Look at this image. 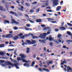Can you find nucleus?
Instances as JSON below:
<instances>
[{
  "mask_svg": "<svg viewBox=\"0 0 72 72\" xmlns=\"http://www.w3.org/2000/svg\"><path fill=\"white\" fill-rule=\"evenodd\" d=\"M50 33V32H47V33H43V35L40 34L39 35V36L40 38H41V39H45V37L46 36V35H49Z\"/></svg>",
  "mask_w": 72,
  "mask_h": 72,
  "instance_id": "1",
  "label": "nucleus"
},
{
  "mask_svg": "<svg viewBox=\"0 0 72 72\" xmlns=\"http://www.w3.org/2000/svg\"><path fill=\"white\" fill-rule=\"evenodd\" d=\"M58 0H54V1L53 2V6H57V5L59 4V3H58Z\"/></svg>",
  "mask_w": 72,
  "mask_h": 72,
  "instance_id": "2",
  "label": "nucleus"
},
{
  "mask_svg": "<svg viewBox=\"0 0 72 72\" xmlns=\"http://www.w3.org/2000/svg\"><path fill=\"white\" fill-rule=\"evenodd\" d=\"M4 63L5 64H7L8 66H9V65H10V66H11L12 67H13V66L14 65L13 64H14L8 61H5Z\"/></svg>",
  "mask_w": 72,
  "mask_h": 72,
  "instance_id": "3",
  "label": "nucleus"
},
{
  "mask_svg": "<svg viewBox=\"0 0 72 72\" xmlns=\"http://www.w3.org/2000/svg\"><path fill=\"white\" fill-rule=\"evenodd\" d=\"M6 38H12L13 37V34H8L6 35L5 36Z\"/></svg>",
  "mask_w": 72,
  "mask_h": 72,
  "instance_id": "4",
  "label": "nucleus"
},
{
  "mask_svg": "<svg viewBox=\"0 0 72 72\" xmlns=\"http://www.w3.org/2000/svg\"><path fill=\"white\" fill-rule=\"evenodd\" d=\"M10 14H13V15H14L16 17H18V15L16 13L14 12L13 11H11L10 12Z\"/></svg>",
  "mask_w": 72,
  "mask_h": 72,
  "instance_id": "5",
  "label": "nucleus"
},
{
  "mask_svg": "<svg viewBox=\"0 0 72 72\" xmlns=\"http://www.w3.org/2000/svg\"><path fill=\"white\" fill-rule=\"evenodd\" d=\"M13 65H14L12 66V67H14V66H15L17 69H19V67L18 66H19V63H17L16 64H14Z\"/></svg>",
  "mask_w": 72,
  "mask_h": 72,
  "instance_id": "6",
  "label": "nucleus"
},
{
  "mask_svg": "<svg viewBox=\"0 0 72 72\" xmlns=\"http://www.w3.org/2000/svg\"><path fill=\"white\" fill-rule=\"evenodd\" d=\"M2 3H5V6H6V8L8 9V6L7 5H8V3H7V2L5 1H4V0H3L2 1Z\"/></svg>",
  "mask_w": 72,
  "mask_h": 72,
  "instance_id": "7",
  "label": "nucleus"
},
{
  "mask_svg": "<svg viewBox=\"0 0 72 72\" xmlns=\"http://www.w3.org/2000/svg\"><path fill=\"white\" fill-rule=\"evenodd\" d=\"M12 23H15V24H19V23L18 22H17V21L15 20L14 19H12Z\"/></svg>",
  "mask_w": 72,
  "mask_h": 72,
  "instance_id": "8",
  "label": "nucleus"
},
{
  "mask_svg": "<svg viewBox=\"0 0 72 72\" xmlns=\"http://www.w3.org/2000/svg\"><path fill=\"white\" fill-rule=\"evenodd\" d=\"M53 62V61H46L47 64V66H49L50 65L49 64H52V63Z\"/></svg>",
  "mask_w": 72,
  "mask_h": 72,
  "instance_id": "9",
  "label": "nucleus"
},
{
  "mask_svg": "<svg viewBox=\"0 0 72 72\" xmlns=\"http://www.w3.org/2000/svg\"><path fill=\"white\" fill-rule=\"evenodd\" d=\"M30 35H32V39H38L39 37H37V36H34L32 34H30Z\"/></svg>",
  "mask_w": 72,
  "mask_h": 72,
  "instance_id": "10",
  "label": "nucleus"
},
{
  "mask_svg": "<svg viewBox=\"0 0 72 72\" xmlns=\"http://www.w3.org/2000/svg\"><path fill=\"white\" fill-rule=\"evenodd\" d=\"M19 39V37L17 36H15L13 37V39L14 40H18Z\"/></svg>",
  "mask_w": 72,
  "mask_h": 72,
  "instance_id": "11",
  "label": "nucleus"
},
{
  "mask_svg": "<svg viewBox=\"0 0 72 72\" xmlns=\"http://www.w3.org/2000/svg\"><path fill=\"white\" fill-rule=\"evenodd\" d=\"M59 29L61 31H64V30H66V29L63 26H61L60 27Z\"/></svg>",
  "mask_w": 72,
  "mask_h": 72,
  "instance_id": "12",
  "label": "nucleus"
},
{
  "mask_svg": "<svg viewBox=\"0 0 72 72\" xmlns=\"http://www.w3.org/2000/svg\"><path fill=\"white\" fill-rule=\"evenodd\" d=\"M61 8H62V7L60 6H57L56 9V10L57 11H59L60 9H61Z\"/></svg>",
  "mask_w": 72,
  "mask_h": 72,
  "instance_id": "13",
  "label": "nucleus"
},
{
  "mask_svg": "<svg viewBox=\"0 0 72 72\" xmlns=\"http://www.w3.org/2000/svg\"><path fill=\"white\" fill-rule=\"evenodd\" d=\"M39 41L40 42H41V43H43L44 44H45L46 43V42H45V40H41V39L39 40Z\"/></svg>",
  "mask_w": 72,
  "mask_h": 72,
  "instance_id": "14",
  "label": "nucleus"
},
{
  "mask_svg": "<svg viewBox=\"0 0 72 72\" xmlns=\"http://www.w3.org/2000/svg\"><path fill=\"white\" fill-rule=\"evenodd\" d=\"M20 56L22 58H26V57L24 55L21 54H20Z\"/></svg>",
  "mask_w": 72,
  "mask_h": 72,
  "instance_id": "15",
  "label": "nucleus"
},
{
  "mask_svg": "<svg viewBox=\"0 0 72 72\" xmlns=\"http://www.w3.org/2000/svg\"><path fill=\"white\" fill-rule=\"evenodd\" d=\"M42 21L40 19H37L36 20V22L38 23H41Z\"/></svg>",
  "mask_w": 72,
  "mask_h": 72,
  "instance_id": "16",
  "label": "nucleus"
},
{
  "mask_svg": "<svg viewBox=\"0 0 72 72\" xmlns=\"http://www.w3.org/2000/svg\"><path fill=\"white\" fill-rule=\"evenodd\" d=\"M23 8H24V7L23 6H21V8H19L18 9L19 10H21V11H23Z\"/></svg>",
  "mask_w": 72,
  "mask_h": 72,
  "instance_id": "17",
  "label": "nucleus"
},
{
  "mask_svg": "<svg viewBox=\"0 0 72 72\" xmlns=\"http://www.w3.org/2000/svg\"><path fill=\"white\" fill-rule=\"evenodd\" d=\"M32 44H36V41L35 40H33L32 39Z\"/></svg>",
  "mask_w": 72,
  "mask_h": 72,
  "instance_id": "18",
  "label": "nucleus"
},
{
  "mask_svg": "<svg viewBox=\"0 0 72 72\" xmlns=\"http://www.w3.org/2000/svg\"><path fill=\"white\" fill-rule=\"evenodd\" d=\"M26 41L28 44H32V42L30 40H27Z\"/></svg>",
  "mask_w": 72,
  "mask_h": 72,
  "instance_id": "19",
  "label": "nucleus"
},
{
  "mask_svg": "<svg viewBox=\"0 0 72 72\" xmlns=\"http://www.w3.org/2000/svg\"><path fill=\"white\" fill-rule=\"evenodd\" d=\"M47 19H48V21L49 22H51L52 21H54V19H51L50 18H48Z\"/></svg>",
  "mask_w": 72,
  "mask_h": 72,
  "instance_id": "20",
  "label": "nucleus"
},
{
  "mask_svg": "<svg viewBox=\"0 0 72 72\" xmlns=\"http://www.w3.org/2000/svg\"><path fill=\"white\" fill-rule=\"evenodd\" d=\"M50 28L49 27H45V28L43 29V30H48L50 29Z\"/></svg>",
  "mask_w": 72,
  "mask_h": 72,
  "instance_id": "21",
  "label": "nucleus"
},
{
  "mask_svg": "<svg viewBox=\"0 0 72 72\" xmlns=\"http://www.w3.org/2000/svg\"><path fill=\"white\" fill-rule=\"evenodd\" d=\"M21 60H22V62L24 63H28V62L24 59L21 58Z\"/></svg>",
  "mask_w": 72,
  "mask_h": 72,
  "instance_id": "22",
  "label": "nucleus"
},
{
  "mask_svg": "<svg viewBox=\"0 0 72 72\" xmlns=\"http://www.w3.org/2000/svg\"><path fill=\"white\" fill-rule=\"evenodd\" d=\"M24 66H26L28 67L30 66V65H29V64L25 63L24 64Z\"/></svg>",
  "mask_w": 72,
  "mask_h": 72,
  "instance_id": "23",
  "label": "nucleus"
},
{
  "mask_svg": "<svg viewBox=\"0 0 72 72\" xmlns=\"http://www.w3.org/2000/svg\"><path fill=\"white\" fill-rule=\"evenodd\" d=\"M27 50H26V53H29L30 51V48H26Z\"/></svg>",
  "mask_w": 72,
  "mask_h": 72,
  "instance_id": "24",
  "label": "nucleus"
},
{
  "mask_svg": "<svg viewBox=\"0 0 72 72\" xmlns=\"http://www.w3.org/2000/svg\"><path fill=\"white\" fill-rule=\"evenodd\" d=\"M67 42H68V44H70V43L69 42H72V40H67Z\"/></svg>",
  "mask_w": 72,
  "mask_h": 72,
  "instance_id": "25",
  "label": "nucleus"
},
{
  "mask_svg": "<svg viewBox=\"0 0 72 72\" xmlns=\"http://www.w3.org/2000/svg\"><path fill=\"white\" fill-rule=\"evenodd\" d=\"M49 44L51 46H53L54 44L53 43V42H50L49 43Z\"/></svg>",
  "mask_w": 72,
  "mask_h": 72,
  "instance_id": "26",
  "label": "nucleus"
},
{
  "mask_svg": "<svg viewBox=\"0 0 72 72\" xmlns=\"http://www.w3.org/2000/svg\"><path fill=\"white\" fill-rule=\"evenodd\" d=\"M43 71H47V72H49V69H46L45 68H44L43 69Z\"/></svg>",
  "mask_w": 72,
  "mask_h": 72,
  "instance_id": "27",
  "label": "nucleus"
},
{
  "mask_svg": "<svg viewBox=\"0 0 72 72\" xmlns=\"http://www.w3.org/2000/svg\"><path fill=\"white\" fill-rule=\"evenodd\" d=\"M4 23L5 24H6V23H9V21L7 20H4Z\"/></svg>",
  "mask_w": 72,
  "mask_h": 72,
  "instance_id": "28",
  "label": "nucleus"
},
{
  "mask_svg": "<svg viewBox=\"0 0 72 72\" xmlns=\"http://www.w3.org/2000/svg\"><path fill=\"white\" fill-rule=\"evenodd\" d=\"M64 63L65 64H66V60H64L62 62H61V65H63L64 64Z\"/></svg>",
  "mask_w": 72,
  "mask_h": 72,
  "instance_id": "29",
  "label": "nucleus"
},
{
  "mask_svg": "<svg viewBox=\"0 0 72 72\" xmlns=\"http://www.w3.org/2000/svg\"><path fill=\"white\" fill-rule=\"evenodd\" d=\"M61 36H62V35H61L60 33H58V35L57 36V37H58V38H59V39H61V38L60 37H61Z\"/></svg>",
  "mask_w": 72,
  "mask_h": 72,
  "instance_id": "30",
  "label": "nucleus"
},
{
  "mask_svg": "<svg viewBox=\"0 0 72 72\" xmlns=\"http://www.w3.org/2000/svg\"><path fill=\"white\" fill-rule=\"evenodd\" d=\"M5 45L4 44H3L0 45V48H3L4 47Z\"/></svg>",
  "mask_w": 72,
  "mask_h": 72,
  "instance_id": "31",
  "label": "nucleus"
},
{
  "mask_svg": "<svg viewBox=\"0 0 72 72\" xmlns=\"http://www.w3.org/2000/svg\"><path fill=\"white\" fill-rule=\"evenodd\" d=\"M67 33L68 35H69L70 36L71 35V34H72V33H71V32H70L69 31H67Z\"/></svg>",
  "mask_w": 72,
  "mask_h": 72,
  "instance_id": "32",
  "label": "nucleus"
},
{
  "mask_svg": "<svg viewBox=\"0 0 72 72\" xmlns=\"http://www.w3.org/2000/svg\"><path fill=\"white\" fill-rule=\"evenodd\" d=\"M54 42H55V43H56L57 44H59V42L57 41L56 40H54Z\"/></svg>",
  "mask_w": 72,
  "mask_h": 72,
  "instance_id": "33",
  "label": "nucleus"
},
{
  "mask_svg": "<svg viewBox=\"0 0 72 72\" xmlns=\"http://www.w3.org/2000/svg\"><path fill=\"white\" fill-rule=\"evenodd\" d=\"M13 28L15 30H18V27H17V26L14 27H13Z\"/></svg>",
  "mask_w": 72,
  "mask_h": 72,
  "instance_id": "34",
  "label": "nucleus"
},
{
  "mask_svg": "<svg viewBox=\"0 0 72 72\" xmlns=\"http://www.w3.org/2000/svg\"><path fill=\"white\" fill-rule=\"evenodd\" d=\"M25 28L26 30H27V31H28L30 30V28H28L26 26L25 27Z\"/></svg>",
  "mask_w": 72,
  "mask_h": 72,
  "instance_id": "35",
  "label": "nucleus"
},
{
  "mask_svg": "<svg viewBox=\"0 0 72 72\" xmlns=\"http://www.w3.org/2000/svg\"><path fill=\"white\" fill-rule=\"evenodd\" d=\"M0 55H4V52H3L2 51H1V52H0Z\"/></svg>",
  "mask_w": 72,
  "mask_h": 72,
  "instance_id": "36",
  "label": "nucleus"
},
{
  "mask_svg": "<svg viewBox=\"0 0 72 72\" xmlns=\"http://www.w3.org/2000/svg\"><path fill=\"white\" fill-rule=\"evenodd\" d=\"M17 58L18 61H19V60H21L22 59V58H21L20 57H17Z\"/></svg>",
  "mask_w": 72,
  "mask_h": 72,
  "instance_id": "37",
  "label": "nucleus"
},
{
  "mask_svg": "<svg viewBox=\"0 0 72 72\" xmlns=\"http://www.w3.org/2000/svg\"><path fill=\"white\" fill-rule=\"evenodd\" d=\"M50 41H51V40H53V38H52L51 37H50L48 39Z\"/></svg>",
  "mask_w": 72,
  "mask_h": 72,
  "instance_id": "38",
  "label": "nucleus"
},
{
  "mask_svg": "<svg viewBox=\"0 0 72 72\" xmlns=\"http://www.w3.org/2000/svg\"><path fill=\"white\" fill-rule=\"evenodd\" d=\"M35 12L34 10H33L32 9L30 11V13H33V12Z\"/></svg>",
  "mask_w": 72,
  "mask_h": 72,
  "instance_id": "39",
  "label": "nucleus"
},
{
  "mask_svg": "<svg viewBox=\"0 0 72 72\" xmlns=\"http://www.w3.org/2000/svg\"><path fill=\"white\" fill-rule=\"evenodd\" d=\"M24 35H23L22 36L20 37V38L21 39H24Z\"/></svg>",
  "mask_w": 72,
  "mask_h": 72,
  "instance_id": "40",
  "label": "nucleus"
},
{
  "mask_svg": "<svg viewBox=\"0 0 72 72\" xmlns=\"http://www.w3.org/2000/svg\"><path fill=\"white\" fill-rule=\"evenodd\" d=\"M40 8H39L38 9H37L36 10V12L37 13L39 12L40 11Z\"/></svg>",
  "mask_w": 72,
  "mask_h": 72,
  "instance_id": "41",
  "label": "nucleus"
},
{
  "mask_svg": "<svg viewBox=\"0 0 72 72\" xmlns=\"http://www.w3.org/2000/svg\"><path fill=\"white\" fill-rule=\"evenodd\" d=\"M35 64V61H33V62H32V64L31 65V66L32 67H33V65H34V64Z\"/></svg>",
  "mask_w": 72,
  "mask_h": 72,
  "instance_id": "42",
  "label": "nucleus"
},
{
  "mask_svg": "<svg viewBox=\"0 0 72 72\" xmlns=\"http://www.w3.org/2000/svg\"><path fill=\"white\" fill-rule=\"evenodd\" d=\"M44 5H45V6H47L49 5V3H46L44 4Z\"/></svg>",
  "mask_w": 72,
  "mask_h": 72,
  "instance_id": "43",
  "label": "nucleus"
},
{
  "mask_svg": "<svg viewBox=\"0 0 72 72\" xmlns=\"http://www.w3.org/2000/svg\"><path fill=\"white\" fill-rule=\"evenodd\" d=\"M18 36H23V34H22V33H21L20 34L18 35Z\"/></svg>",
  "mask_w": 72,
  "mask_h": 72,
  "instance_id": "44",
  "label": "nucleus"
},
{
  "mask_svg": "<svg viewBox=\"0 0 72 72\" xmlns=\"http://www.w3.org/2000/svg\"><path fill=\"white\" fill-rule=\"evenodd\" d=\"M16 52H17V51L16 50L14 52V54L15 55H18V54H17V53H16Z\"/></svg>",
  "mask_w": 72,
  "mask_h": 72,
  "instance_id": "45",
  "label": "nucleus"
},
{
  "mask_svg": "<svg viewBox=\"0 0 72 72\" xmlns=\"http://www.w3.org/2000/svg\"><path fill=\"white\" fill-rule=\"evenodd\" d=\"M13 50H14V49H8V51H13Z\"/></svg>",
  "mask_w": 72,
  "mask_h": 72,
  "instance_id": "46",
  "label": "nucleus"
},
{
  "mask_svg": "<svg viewBox=\"0 0 72 72\" xmlns=\"http://www.w3.org/2000/svg\"><path fill=\"white\" fill-rule=\"evenodd\" d=\"M47 12H52L53 11H52V10H47Z\"/></svg>",
  "mask_w": 72,
  "mask_h": 72,
  "instance_id": "47",
  "label": "nucleus"
},
{
  "mask_svg": "<svg viewBox=\"0 0 72 72\" xmlns=\"http://www.w3.org/2000/svg\"><path fill=\"white\" fill-rule=\"evenodd\" d=\"M41 26L42 27H45V24H42L41 25Z\"/></svg>",
  "mask_w": 72,
  "mask_h": 72,
  "instance_id": "48",
  "label": "nucleus"
},
{
  "mask_svg": "<svg viewBox=\"0 0 72 72\" xmlns=\"http://www.w3.org/2000/svg\"><path fill=\"white\" fill-rule=\"evenodd\" d=\"M0 62L1 63H4V62H5V61L4 60H0Z\"/></svg>",
  "mask_w": 72,
  "mask_h": 72,
  "instance_id": "49",
  "label": "nucleus"
},
{
  "mask_svg": "<svg viewBox=\"0 0 72 72\" xmlns=\"http://www.w3.org/2000/svg\"><path fill=\"white\" fill-rule=\"evenodd\" d=\"M37 4V2L35 1L33 2V3H32V4L34 5V4Z\"/></svg>",
  "mask_w": 72,
  "mask_h": 72,
  "instance_id": "50",
  "label": "nucleus"
},
{
  "mask_svg": "<svg viewBox=\"0 0 72 72\" xmlns=\"http://www.w3.org/2000/svg\"><path fill=\"white\" fill-rule=\"evenodd\" d=\"M55 31L56 32H58L59 31V29H55Z\"/></svg>",
  "mask_w": 72,
  "mask_h": 72,
  "instance_id": "51",
  "label": "nucleus"
},
{
  "mask_svg": "<svg viewBox=\"0 0 72 72\" xmlns=\"http://www.w3.org/2000/svg\"><path fill=\"white\" fill-rule=\"evenodd\" d=\"M0 10H2V11L3 10V7L1 6H0Z\"/></svg>",
  "mask_w": 72,
  "mask_h": 72,
  "instance_id": "52",
  "label": "nucleus"
},
{
  "mask_svg": "<svg viewBox=\"0 0 72 72\" xmlns=\"http://www.w3.org/2000/svg\"><path fill=\"white\" fill-rule=\"evenodd\" d=\"M33 58H36V54H34L33 56Z\"/></svg>",
  "mask_w": 72,
  "mask_h": 72,
  "instance_id": "53",
  "label": "nucleus"
},
{
  "mask_svg": "<svg viewBox=\"0 0 72 72\" xmlns=\"http://www.w3.org/2000/svg\"><path fill=\"white\" fill-rule=\"evenodd\" d=\"M51 22L53 23H57V21H51Z\"/></svg>",
  "mask_w": 72,
  "mask_h": 72,
  "instance_id": "54",
  "label": "nucleus"
},
{
  "mask_svg": "<svg viewBox=\"0 0 72 72\" xmlns=\"http://www.w3.org/2000/svg\"><path fill=\"white\" fill-rule=\"evenodd\" d=\"M30 22L31 23H35V22L33 21H32V20H30Z\"/></svg>",
  "mask_w": 72,
  "mask_h": 72,
  "instance_id": "55",
  "label": "nucleus"
},
{
  "mask_svg": "<svg viewBox=\"0 0 72 72\" xmlns=\"http://www.w3.org/2000/svg\"><path fill=\"white\" fill-rule=\"evenodd\" d=\"M46 9H51V7L50 6H48L46 8Z\"/></svg>",
  "mask_w": 72,
  "mask_h": 72,
  "instance_id": "56",
  "label": "nucleus"
},
{
  "mask_svg": "<svg viewBox=\"0 0 72 72\" xmlns=\"http://www.w3.org/2000/svg\"><path fill=\"white\" fill-rule=\"evenodd\" d=\"M64 22H62L61 23V26H63V25H64Z\"/></svg>",
  "mask_w": 72,
  "mask_h": 72,
  "instance_id": "57",
  "label": "nucleus"
},
{
  "mask_svg": "<svg viewBox=\"0 0 72 72\" xmlns=\"http://www.w3.org/2000/svg\"><path fill=\"white\" fill-rule=\"evenodd\" d=\"M9 33L10 34H12L13 33V31H11L10 32H9Z\"/></svg>",
  "mask_w": 72,
  "mask_h": 72,
  "instance_id": "58",
  "label": "nucleus"
},
{
  "mask_svg": "<svg viewBox=\"0 0 72 72\" xmlns=\"http://www.w3.org/2000/svg\"><path fill=\"white\" fill-rule=\"evenodd\" d=\"M43 17H45L46 16V14H43Z\"/></svg>",
  "mask_w": 72,
  "mask_h": 72,
  "instance_id": "59",
  "label": "nucleus"
},
{
  "mask_svg": "<svg viewBox=\"0 0 72 72\" xmlns=\"http://www.w3.org/2000/svg\"><path fill=\"white\" fill-rule=\"evenodd\" d=\"M39 69L40 71H42V70L41 69V68H39Z\"/></svg>",
  "mask_w": 72,
  "mask_h": 72,
  "instance_id": "60",
  "label": "nucleus"
},
{
  "mask_svg": "<svg viewBox=\"0 0 72 72\" xmlns=\"http://www.w3.org/2000/svg\"><path fill=\"white\" fill-rule=\"evenodd\" d=\"M29 36V35L28 34H26L25 35L24 37H27V36Z\"/></svg>",
  "mask_w": 72,
  "mask_h": 72,
  "instance_id": "61",
  "label": "nucleus"
},
{
  "mask_svg": "<svg viewBox=\"0 0 72 72\" xmlns=\"http://www.w3.org/2000/svg\"><path fill=\"white\" fill-rule=\"evenodd\" d=\"M26 26L27 27H30V24H26Z\"/></svg>",
  "mask_w": 72,
  "mask_h": 72,
  "instance_id": "62",
  "label": "nucleus"
},
{
  "mask_svg": "<svg viewBox=\"0 0 72 72\" xmlns=\"http://www.w3.org/2000/svg\"><path fill=\"white\" fill-rule=\"evenodd\" d=\"M2 37H3V38H5V35H2Z\"/></svg>",
  "mask_w": 72,
  "mask_h": 72,
  "instance_id": "63",
  "label": "nucleus"
},
{
  "mask_svg": "<svg viewBox=\"0 0 72 72\" xmlns=\"http://www.w3.org/2000/svg\"><path fill=\"white\" fill-rule=\"evenodd\" d=\"M36 59L37 60H40V58L39 57H37Z\"/></svg>",
  "mask_w": 72,
  "mask_h": 72,
  "instance_id": "64",
  "label": "nucleus"
}]
</instances>
